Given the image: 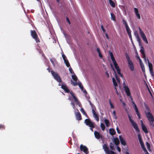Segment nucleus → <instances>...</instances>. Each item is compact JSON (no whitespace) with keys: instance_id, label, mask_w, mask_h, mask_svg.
<instances>
[{"instance_id":"obj_28","label":"nucleus","mask_w":154,"mask_h":154,"mask_svg":"<svg viewBox=\"0 0 154 154\" xmlns=\"http://www.w3.org/2000/svg\"><path fill=\"white\" fill-rule=\"evenodd\" d=\"M133 106L135 109V111H136L137 114L138 115V111H138V108L137 106L135 104H134V105H133Z\"/></svg>"},{"instance_id":"obj_12","label":"nucleus","mask_w":154,"mask_h":154,"mask_svg":"<svg viewBox=\"0 0 154 154\" xmlns=\"http://www.w3.org/2000/svg\"><path fill=\"white\" fill-rule=\"evenodd\" d=\"M141 122V125L142 128V130L146 133H147L148 131L145 125H144L143 122L142 120L140 121Z\"/></svg>"},{"instance_id":"obj_53","label":"nucleus","mask_w":154,"mask_h":154,"mask_svg":"<svg viewBox=\"0 0 154 154\" xmlns=\"http://www.w3.org/2000/svg\"><path fill=\"white\" fill-rule=\"evenodd\" d=\"M128 35L129 37L132 40V37H131V32L128 33Z\"/></svg>"},{"instance_id":"obj_19","label":"nucleus","mask_w":154,"mask_h":154,"mask_svg":"<svg viewBox=\"0 0 154 154\" xmlns=\"http://www.w3.org/2000/svg\"><path fill=\"white\" fill-rule=\"evenodd\" d=\"M113 142L116 145H118L119 144V141L118 138H114L113 140Z\"/></svg>"},{"instance_id":"obj_46","label":"nucleus","mask_w":154,"mask_h":154,"mask_svg":"<svg viewBox=\"0 0 154 154\" xmlns=\"http://www.w3.org/2000/svg\"><path fill=\"white\" fill-rule=\"evenodd\" d=\"M69 71H70V72L71 73V74H73V73H74V72L72 69L71 68V67H70L69 68Z\"/></svg>"},{"instance_id":"obj_57","label":"nucleus","mask_w":154,"mask_h":154,"mask_svg":"<svg viewBox=\"0 0 154 154\" xmlns=\"http://www.w3.org/2000/svg\"><path fill=\"white\" fill-rule=\"evenodd\" d=\"M136 57H137V59L139 60V62H140V60H141L140 58V57L138 55H137L136 56Z\"/></svg>"},{"instance_id":"obj_14","label":"nucleus","mask_w":154,"mask_h":154,"mask_svg":"<svg viewBox=\"0 0 154 154\" xmlns=\"http://www.w3.org/2000/svg\"><path fill=\"white\" fill-rule=\"evenodd\" d=\"M134 129L137 131H139V128L137 124L134 121H132L131 122Z\"/></svg>"},{"instance_id":"obj_27","label":"nucleus","mask_w":154,"mask_h":154,"mask_svg":"<svg viewBox=\"0 0 154 154\" xmlns=\"http://www.w3.org/2000/svg\"><path fill=\"white\" fill-rule=\"evenodd\" d=\"M109 3L110 5L113 8L115 6V5L114 3L112 0H109Z\"/></svg>"},{"instance_id":"obj_61","label":"nucleus","mask_w":154,"mask_h":154,"mask_svg":"<svg viewBox=\"0 0 154 154\" xmlns=\"http://www.w3.org/2000/svg\"><path fill=\"white\" fill-rule=\"evenodd\" d=\"M66 20H67V22H68V23H69V24H70V21L69 19V18H68V17H67L66 18Z\"/></svg>"},{"instance_id":"obj_56","label":"nucleus","mask_w":154,"mask_h":154,"mask_svg":"<svg viewBox=\"0 0 154 154\" xmlns=\"http://www.w3.org/2000/svg\"><path fill=\"white\" fill-rule=\"evenodd\" d=\"M128 118H129V120H130V122H131L132 121H133V120H132L131 119V117H130V115H128Z\"/></svg>"},{"instance_id":"obj_35","label":"nucleus","mask_w":154,"mask_h":154,"mask_svg":"<svg viewBox=\"0 0 154 154\" xmlns=\"http://www.w3.org/2000/svg\"><path fill=\"white\" fill-rule=\"evenodd\" d=\"M110 148L112 150H114V148L113 145V144L112 143H110L109 145Z\"/></svg>"},{"instance_id":"obj_11","label":"nucleus","mask_w":154,"mask_h":154,"mask_svg":"<svg viewBox=\"0 0 154 154\" xmlns=\"http://www.w3.org/2000/svg\"><path fill=\"white\" fill-rule=\"evenodd\" d=\"M124 88L125 89L127 95L128 96H130L131 95V93L128 87L125 85L124 86Z\"/></svg>"},{"instance_id":"obj_37","label":"nucleus","mask_w":154,"mask_h":154,"mask_svg":"<svg viewBox=\"0 0 154 154\" xmlns=\"http://www.w3.org/2000/svg\"><path fill=\"white\" fill-rule=\"evenodd\" d=\"M100 126L102 130L103 131L105 128V127L104 125V124L102 123H101L100 124Z\"/></svg>"},{"instance_id":"obj_7","label":"nucleus","mask_w":154,"mask_h":154,"mask_svg":"<svg viewBox=\"0 0 154 154\" xmlns=\"http://www.w3.org/2000/svg\"><path fill=\"white\" fill-rule=\"evenodd\" d=\"M81 150L83 151L85 153L87 154L88 153V149L85 146H84L82 145H81L80 146Z\"/></svg>"},{"instance_id":"obj_43","label":"nucleus","mask_w":154,"mask_h":154,"mask_svg":"<svg viewBox=\"0 0 154 154\" xmlns=\"http://www.w3.org/2000/svg\"><path fill=\"white\" fill-rule=\"evenodd\" d=\"M149 71H150V74L152 76H154V74L153 72V69H149Z\"/></svg>"},{"instance_id":"obj_32","label":"nucleus","mask_w":154,"mask_h":154,"mask_svg":"<svg viewBox=\"0 0 154 154\" xmlns=\"http://www.w3.org/2000/svg\"><path fill=\"white\" fill-rule=\"evenodd\" d=\"M112 82L113 83L114 85L116 87L118 86L117 84L116 81V80L114 78H112Z\"/></svg>"},{"instance_id":"obj_36","label":"nucleus","mask_w":154,"mask_h":154,"mask_svg":"<svg viewBox=\"0 0 154 154\" xmlns=\"http://www.w3.org/2000/svg\"><path fill=\"white\" fill-rule=\"evenodd\" d=\"M123 24L124 25H125V28L127 27H128V24L125 20H122Z\"/></svg>"},{"instance_id":"obj_26","label":"nucleus","mask_w":154,"mask_h":154,"mask_svg":"<svg viewBox=\"0 0 154 154\" xmlns=\"http://www.w3.org/2000/svg\"><path fill=\"white\" fill-rule=\"evenodd\" d=\"M147 60L148 62V66H149V69H152V64L149 62V59H147Z\"/></svg>"},{"instance_id":"obj_13","label":"nucleus","mask_w":154,"mask_h":154,"mask_svg":"<svg viewBox=\"0 0 154 154\" xmlns=\"http://www.w3.org/2000/svg\"><path fill=\"white\" fill-rule=\"evenodd\" d=\"M92 112L94 117L95 118L96 120L98 122L99 120V117L93 109H92Z\"/></svg>"},{"instance_id":"obj_48","label":"nucleus","mask_w":154,"mask_h":154,"mask_svg":"<svg viewBox=\"0 0 154 154\" xmlns=\"http://www.w3.org/2000/svg\"><path fill=\"white\" fill-rule=\"evenodd\" d=\"M99 54V57L101 58H102L103 57V56L102 55V54H101V52H100V53H98Z\"/></svg>"},{"instance_id":"obj_21","label":"nucleus","mask_w":154,"mask_h":154,"mask_svg":"<svg viewBox=\"0 0 154 154\" xmlns=\"http://www.w3.org/2000/svg\"><path fill=\"white\" fill-rule=\"evenodd\" d=\"M140 66L141 67V68L142 69V70L143 71V72H145V67L143 65V63L142 62V61L141 60H140Z\"/></svg>"},{"instance_id":"obj_60","label":"nucleus","mask_w":154,"mask_h":154,"mask_svg":"<svg viewBox=\"0 0 154 154\" xmlns=\"http://www.w3.org/2000/svg\"><path fill=\"white\" fill-rule=\"evenodd\" d=\"M71 104L72 105V106L73 108H74L75 106V105H74V103L73 102H72L71 103Z\"/></svg>"},{"instance_id":"obj_41","label":"nucleus","mask_w":154,"mask_h":154,"mask_svg":"<svg viewBox=\"0 0 154 154\" xmlns=\"http://www.w3.org/2000/svg\"><path fill=\"white\" fill-rule=\"evenodd\" d=\"M144 151L146 153H148V152L147 150H146V148H145L144 146L142 147Z\"/></svg>"},{"instance_id":"obj_9","label":"nucleus","mask_w":154,"mask_h":154,"mask_svg":"<svg viewBox=\"0 0 154 154\" xmlns=\"http://www.w3.org/2000/svg\"><path fill=\"white\" fill-rule=\"evenodd\" d=\"M31 35L32 37L35 39L36 42H39L38 40H37V35L35 31H31Z\"/></svg>"},{"instance_id":"obj_2","label":"nucleus","mask_w":154,"mask_h":154,"mask_svg":"<svg viewBox=\"0 0 154 154\" xmlns=\"http://www.w3.org/2000/svg\"><path fill=\"white\" fill-rule=\"evenodd\" d=\"M109 55L111 57L113 63V64L115 67V68L116 69L118 73L121 77H123V75L121 73L120 70L119 69V66H118L115 60V59L114 57L113 54L112 52H110L109 53Z\"/></svg>"},{"instance_id":"obj_47","label":"nucleus","mask_w":154,"mask_h":154,"mask_svg":"<svg viewBox=\"0 0 154 154\" xmlns=\"http://www.w3.org/2000/svg\"><path fill=\"white\" fill-rule=\"evenodd\" d=\"M101 28L102 30L103 31V32L105 33V29H104V27H103V25H102L101 26Z\"/></svg>"},{"instance_id":"obj_3","label":"nucleus","mask_w":154,"mask_h":154,"mask_svg":"<svg viewBox=\"0 0 154 154\" xmlns=\"http://www.w3.org/2000/svg\"><path fill=\"white\" fill-rule=\"evenodd\" d=\"M126 57L127 60L128 61V67L131 71H133L134 70V67L133 63L132 61L130 59V58L128 55L127 54H126Z\"/></svg>"},{"instance_id":"obj_42","label":"nucleus","mask_w":154,"mask_h":154,"mask_svg":"<svg viewBox=\"0 0 154 154\" xmlns=\"http://www.w3.org/2000/svg\"><path fill=\"white\" fill-rule=\"evenodd\" d=\"M126 29L128 33L131 32V31L129 26L126 27Z\"/></svg>"},{"instance_id":"obj_25","label":"nucleus","mask_w":154,"mask_h":154,"mask_svg":"<svg viewBox=\"0 0 154 154\" xmlns=\"http://www.w3.org/2000/svg\"><path fill=\"white\" fill-rule=\"evenodd\" d=\"M70 93L72 96L73 97V98H74L75 101L78 103V101L77 99L76 98V97L74 95L73 93L72 92H71Z\"/></svg>"},{"instance_id":"obj_64","label":"nucleus","mask_w":154,"mask_h":154,"mask_svg":"<svg viewBox=\"0 0 154 154\" xmlns=\"http://www.w3.org/2000/svg\"><path fill=\"white\" fill-rule=\"evenodd\" d=\"M138 114H137V115L138 116L139 118V119H140V113H139V111H138Z\"/></svg>"},{"instance_id":"obj_62","label":"nucleus","mask_w":154,"mask_h":154,"mask_svg":"<svg viewBox=\"0 0 154 154\" xmlns=\"http://www.w3.org/2000/svg\"><path fill=\"white\" fill-rule=\"evenodd\" d=\"M113 114L114 116H116V113L115 111H113Z\"/></svg>"},{"instance_id":"obj_50","label":"nucleus","mask_w":154,"mask_h":154,"mask_svg":"<svg viewBox=\"0 0 154 154\" xmlns=\"http://www.w3.org/2000/svg\"><path fill=\"white\" fill-rule=\"evenodd\" d=\"M117 149L118 151L119 152H120L121 151V149L118 146H117Z\"/></svg>"},{"instance_id":"obj_6","label":"nucleus","mask_w":154,"mask_h":154,"mask_svg":"<svg viewBox=\"0 0 154 154\" xmlns=\"http://www.w3.org/2000/svg\"><path fill=\"white\" fill-rule=\"evenodd\" d=\"M51 73L56 80L59 82H61V80L57 73L53 71H51Z\"/></svg>"},{"instance_id":"obj_49","label":"nucleus","mask_w":154,"mask_h":154,"mask_svg":"<svg viewBox=\"0 0 154 154\" xmlns=\"http://www.w3.org/2000/svg\"><path fill=\"white\" fill-rule=\"evenodd\" d=\"M62 57L63 58V59L64 60H64H66V56L64 54H63L62 55Z\"/></svg>"},{"instance_id":"obj_51","label":"nucleus","mask_w":154,"mask_h":154,"mask_svg":"<svg viewBox=\"0 0 154 154\" xmlns=\"http://www.w3.org/2000/svg\"><path fill=\"white\" fill-rule=\"evenodd\" d=\"M116 130L117 131V132L119 134H120L121 132L120 131H119L118 127H117L116 128Z\"/></svg>"},{"instance_id":"obj_1","label":"nucleus","mask_w":154,"mask_h":154,"mask_svg":"<svg viewBox=\"0 0 154 154\" xmlns=\"http://www.w3.org/2000/svg\"><path fill=\"white\" fill-rule=\"evenodd\" d=\"M145 113L146 117L152 127H154V117L150 112L149 108L147 105H145Z\"/></svg>"},{"instance_id":"obj_45","label":"nucleus","mask_w":154,"mask_h":154,"mask_svg":"<svg viewBox=\"0 0 154 154\" xmlns=\"http://www.w3.org/2000/svg\"><path fill=\"white\" fill-rule=\"evenodd\" d=\"M81 112H82L83 114L85 115H86V112H85V111L82 108L81 109Z\"/></svg>"},{"instance_id":"obj_58","label":"nucleus","mask_w":154,"mask_h":154,"mask_svg":"<svg viewBox=\"0 0 154 154\" xmlns=\"http://www.w3.org/2000/svg\"><path fill=\"white\" fill-rule=\"evenodd\" d=\"M105 35H106V38H107V39H109V37H108V34L107 33H105Z\"/></svg>"},{"instance_id":"obj_38","label":"nucleus","mask_w":154,"mask_h":154,"mask_svg":"<svg viewBox=\"0 0 154 154\" xmlns=\"http://www.w3.org/2000/svg\"><path fill=\"white\" fill-rule=\"evenodd\" d=\"M136 38L137 39V41L139 42V43L140 44V40L139 38V36L138 34H137V35H136Z\"/></svg>"},{"instance_id":"obj_55","label":"nucleus","mask_w":154,"mask_h":154,"mask_svg":"<svg viewBox=\"0 0 154 154\" xmlns=\"http://www.w3.org/2000/svg\"><path fill=\"white\" fill-rule=\"evenodd\" d=\"M147 149H148L149 150H150V145L149 144L147 146Z\"/></svg>"},{"instance_id":"obj_59","label":"nucleus","mask_w":154,"mask_h":154,"mask_svg":"<svg viewBox=\"0 0 154 154\" xmlns=\"http://www.w3.org/2000/svg\"><path fill=\"white\" fill-rule=\"evenodd\" d=\"M97 50L98 53L100 52V49L98 48H97Z\"/></svg>"},{"instance_id":"obj_16","label":"nucleus","mask_w":154,"mask_h":154,"mask_svg":"<svg viewBox=\"0 0 154 154\" xmlns=\"http://www.w3.org/2000/svg\"><path fill=\"white\" fill-rule=\"evenodd\" d=\"M140 52L142 55L143 58L144 59L146 57V56L144 53V49L143 47L141 46L140 50Z\"/></svg>"},{"instance_id":"obj_24","label":"nucleus","mask_w":154,"mask_h":154,"mask_svg":"<svg viewBox=\"0 0 154 154\" xmlns=\"http://www.w3.org/2000/svg\"><path fill=\"white\" fill-rule=\"evenodd\" d=\"M62 88L64 90V91L67 92H69V90L67 87L65 85H62Z\"/></svg>"},{"instance_id":"obj_39","label":"nucleus","mask_w":154,"mask_h":154,"mask_svg":"<svg viewBox=\"0 0 154 154\" xmlns=\"http://www.w3.org/2000/svg\"><path fill=\"white\" fill-rule=\"evenodd\" d=\"M71 84L74 86H76L78 85V83L77 82H74L72 80H71Z\"/></svg>"},{"instance_id":"obj_54","label":"nucleus","mask_w":154,"mask_h":154,"mask_svg":"<svg viewBox=\"0 0 154 154\" xmlns=\"http://www.w3.org/2000/svg\"><path fill=\"white\" fill-rule=\"evenodd\" d=\"M106 75V76L107 77H109V73L107 72H106L105 73Z\"/></svg>"},{"instance_id":"obj_10","label":"nucleus","mask_w":154,"mask_h":154,"mask_svg":"<svg viewBox=\"0 0 154 154\" xmlns=\"http://www.w3.org/2000/svg\"><path fill=\"white\" fill-rule=\"evenodd\" d=\"M124 88L125 89L127 95L128 96H130L131 95V93L128 87L125 85L124 86Z\"/></svg>"},{"instance_id":"obj_29","label":"nucleus","mask_w":154,"mask_h":154,"mask_svg":"<svg viewBox=\"0 0 154 154\" xmlns=\"http://www.w3.org/2000/svg\"><path fill=\"white\" fill-rule=\"evenodd\" d=\"M104 122L106 125V126L108 127L109 125V121L107 119H105L104 120Z\"/></svg>"},{"instance_id":"obj_23","label":"nucleus","mask_w":154,"mask_h":154,"mask_svg":"<svg viewBox=\"0 0 154 154\" xmlns=\"http://www.w3.org/2000/svg\"><path fill=\"white\" fill-rule=\"evenodd\" d=\"M109 133L110 134L113 135L115 134L116 131L115 130L113 129H110L109 130Z\"/></svg>"},{"instance_id":"obj_15","label":"nucleus","mask_w":154,"mask_h":154,"mask_svg":"<svg viewBox=\"0 0 154 154\" xmlns=\"http://www.w3.org/2000/svg\"><path fill=\"white\" fill-rule=\"evenodd\" d=\"M119 138L120 139L121 144L124 146L126 145V143L124 140L122 136L121 135L119 136Z\"/></svg>"},{"instance_id":"obj_40","label":"nucleus","mask_w":154,"mask_h":154,"mask_svg":"<svg viewBox=\"0 0 154 154\" xmlns=\"http://www.w3.org/2000/svg\"><path fill=\"white\" fill-rule=\"evenodd\" d=\"M138 138L139 139V141L140 143H141L143 142L142 139L140 136V134L138 135Z\"/></svg>"},{"instance_id":"obj_17","label":"nucleus","mask_w":154,"mask_h":154,"mask_svg":"<svg viewBox=\"0 0 154 154\" xmlns=\"http://www.w3.org/2000/svg\"><path fill=\"white\" fill-rule=\"evenodd\" d=\"M134 11L135 14L136 15L138 19H140V17L139 14L138 13V9L136 8H134Z\"/></svg>"},{"instance_id":"obj_33","label":"nucleus","mask_w":154,"mask_h":154,"mask_svg":"<svg viewBox=\"0 0 154 154\" xmlns=\"http://www.w3.org/2000/svg\"><path fill=\"white\" fill-rule=\"evenodd\" d=\"M64 61L67 67H69L70 66V65L67 60H64Z\"/></svg>"},{"instance_id":"obj_31","label":"nucleus","mask_w":154,"mask_h":154,"mask_svg":"<svg viewBox=\"0 0 154 154\" xmlns=\"http://www.w3.org/2000/svg\"><path fill=\"white\" fill-rule=\"evenodd\" d=\"M78 85H79V87L81 88L82 91H83V90L84 89L82 85V83L80 82H79L78 83Z\"/></svg>"},{"instance_id":"obj_52","label":"nucleus","mask_w":154,"mask_h":154,"mask_svg":"<svg viewBox=\"0 0 154 154\" xmlns=\"http://www.w3.org/2000/svg\"><path fill=\"white\" fill-rule=\"evenodd\" d=\"M140 143L142 147L144 146L143 142Z\"/></svg>"},{"instance_id":"obj_8","label":"nucleus","mask_w":154,"mask_h":154,"mask_svg":"<svg viewBox=\"0 0 154 154\" xmlns=\"http://www.w3.org/2000/svg\"><path fill=\"white\" fill-rule=\"evenodd\" d=\"M85 122L87 125H88L90 127L92 128H94V126L93 123L91 122V121L89 119H86L85 120Z\"/></svg>"},{"instance_id":"obj_63","label":"nucleus","mask_w":154,"mask_h":154,"mask_svg":"<svg viewBox=\"0 0 154 154\" xmlns=\"http://www.w3.org/2000/svg\"><path fill=\"white\" fill-rule=\"evenodd\" d=\"M115 89L116 90V92L117 94V95H119V93L117 90L116 88V87L115 88Z\"/></svg>"},{"instance_id":"obj_18","label":"nucleus","mask_w":154,"mask_h":154,"mask_svg":"<svg viewBox=\"0 0 154 154\" xmlns=\"http://www.w3.org/2000/svg\"><path fill=\"white\" fill-rule=\"evenodd\" d=\"M94 134L95 137L97 139H99L100 137H102L101 135L100 134L99 132L95 131L94 132Z\"/></svg>"},{"instance_id":"obj_30","label":"nucleus","mask_w":154,"mask_h":154,"mask_svg":"<svg viewBox=\"0 0 154 154\" xmlns=\"http://www.w3.org/2000/svg\"><path fill=\"white\" fill-rule=\"evenodd\" d=\"M72 79H73V80H74L75 81H77V80H78V79H77V76H76L75 75V74L72 75Z\"/></svg>"},{"instance_id":"obj_4","label":"nucleus","mask_w":154,"mask_h":154,"mask_svg":"<svg viewBox=\"0 0 154 154\" xmlns=\"http://www.w3.org/2000/svg\"><path fill=\"white\" fill-rule=\"evenodd\" d=\"M139 29L140 35H141L143 40L146 43L148 44V41L144 33L140 27H139Z\"/></svg>"},{"instance_id":"obj_34","label":"nucleus","mask_w":154,"mask_h":154,"mask_svg":"<svg viewBox=\"0 0 154 154\" xmlns=\"http://www.w3.org/2000/svg\"><path fill=\"white\" fill-rule=\"evenodd\" d=\"M111 19L114 21H116L115 17V15L112 13H111Z\"/></svg>"},{"instance_id":"obj_5","label":"nucleus","mask_w":154,"mask_h":154,"mask_svg":"<svg viewBox=\"0 0 154 154\" xmlns=\"http://www.w3.org/2000/svg\"><path fill=\"white\" fill-rule=\"evenodd\" d=\"M103 148L106 153L107 154H116L113 151L109 150L108 146L106 144H105L103 145Z\"/></svg>"},{"instance_id":"obj_20","label":"nucleus","mask_w":154,"mask_h":154,"mask_svg":"<svg viewBox=\"0 0 154 154\" xmlns=\"http://www.w3.org/2000/svg\"><path fill=\"white\" fill-rule=\"evenodd\" d=\"M111 66L112 67V68L113 70L114 71L115 74V77H116V79L117 80V81L118 83H119L120 82V79L118 77V76L117 75L116 73V71H115L113 67V66H112V65H111Z\"/></svg>"},{"instance_id":"obj_22","label":"nucleus","mask_w":154,"mask_h":154,"mask_svg":"<svg viewBox=\"0 0 154 154\" xmlns=\"http://www.w3.org/2000/svg\"><path fill=\"white\" fill-rule=\"evenodd\" d=\"M76 116L77 119L78 120H81L82 119L81 115L79 112H77L76 113Z\"/></svg>"},{"instance_id":"obj_44","label":"nucleus","mask_w":154,"mask_h":154,"mask_svg":"<svg viewBox=\"0 0 154 154\" xmlns=\"http://www.w3.org/2000/svg\"><path fill=\"white\" fill-rule=\"evenodd\" d=\"M109 104L110 105V106H111V108H114V106L112 104V103L111 102V100H109Z\"/></svg>"}]
</instances>
